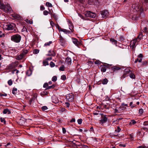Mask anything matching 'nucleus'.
I'll return each instance as SVG.
<instances>
[{"label": "nucleus", "instance_id": "nucleus-1", "mask_svg": "<svg viewBox=\"0 0 148 148\" xmlns=\"http://www.w3.org/2000/svg\"><path fill=\"white\" fill-rule=\"evenodd\" d=\"M132 7L133 9L135 11L139 12V17L142 18L144 17L145 14L143 12L142 5L141 3H139L138 2L135 3L132 5Z\"/></svg>", "mask_w": 148, "mask_h": 148}, {"label": "nucleus", "instance_id": "nucleus-2", "mask_svg": "<svg viewBox=\"0 0 148 148\" xmlns=\"http://www.w3.org/2000/svg\"><path fill=\"white\" fill-rule=\"evenodd\" d=\"M21 38V36L17 34L12 36L11 37L12 41L17 43H19L20 42Z\"/></svg>", "mask_w": 148, "mask_h": 148}, {"label": "nucleus", "instance_id": "nucleus-3", "mask_svg": "<svg viewBox=\"0 0 148 148\" xmlns=\"http://www.w3.org/2000/svg\"><path fill=\"white\" fill-rule=\"evenodd\" d=\"M111 64H110L105 63H101L99 68L101 69V71L103 72H105L107 68H109L111 66Z\"/></svg>", "mask_w": 148, "mask_h": 148}, {"label": "nucleus", "instance_id": "nucleus-4", "mask_svg": "<svg viewBox=\"0 0 148 148\" xmlns=\"http://www.w3.org/2000/svg\"><path fill=\"white\" fill-rule=\"evenodd\" d=\"M16 27L15 25L13 23L6 24L4 25V29L8 30L13 29Z\"/></svg>", "mask_w": 148, "mask_h": 148}, {"label": "nucleus", "instance_id": "nucleus-5", "mask_svg": "<svg viewBox=\"0 0 148 148\" xmlns=\"http://www.w3.org/2000/svg\"><path fill=\"white\" fill-rule=\"evenodd\" d=\"M4 12L7 13H11L12 12V10L9 4L5 5L2 10Z\"/></svg>", "mask_w": 148, "mask_h": 148}, {"label": "nucleus", "instance_id": "nucleus-6", "mask_svg": "<svg viewBox=\"0 0 148 148\" xmlns=\"http://www.w3.org/2000/svg\"><path fill=\"white\" fill-rule=\"evenodd\" d=\"M67 100L69 102H72L74 100V96L72 94H68L66 96Z\"/></svg>", "mask_w": 148, "mask_h": 148}, {"label": "nucleus", "instance_id": "nucleus-7", "mask_svg": "<svg viewBox=\"0 0 148 148\" xmlns=\"http://www.w3.org/2000/svg\"><path fill=\"white\" fill-rule=\"evenodd\" d=\"M85 15L86 17H90L92 18H94L96 16L95 13L91 12L90 11L87 12L85 14Z\"/></svg>", "mask_w": 148, "mask_h": 148}, {"label": "nucleus", "instance_id": "nucleus-8", "mask_svg": "<svg viewBox=\"0 0 148 148\" xmlns=\"http://www.w3.org/2000/svg\"><path fill=\"white\" fill-rule=\"evenodd\" d=\"M131 72V70L129 69H125L124 72L122 76V78H124L126 76H128Z\"/></svg>", "mask_w": 148, "mask_h": 148}, {"label": "nucleus", "instance_id": "nucleus-9", "mask_svg": "<svg viewBox=\"0 0 148 148\" xmlns=\"http://www.w3.org/2000/svg\"><path fill=\"white\" fill-rule=\"evenodd\" d=\"M139 41L137 40V39L135 38L133 40L131 41L130 42V47H132V48H134L135 47L136 43V42H138Z\"/></svg>", "mask_w": 148, "mask_h": 148}, {"label": "nucleus", "instance_id": "nucleus-10", "mask_svg": "<svg viewBox=\"0 0 148 148\" xmlns=\"http://www.w3.org/2000/svg\"><path fill=\"white\" fill-rule=\"evenodd\" d=\"M72 40L73 43L78 47H79V46L81 45L80 42L79 41H78L76 38H72Z\"/></svg>", "mask_w": 148, "mask_h": 148}, {"label": "nucleus", "instance_id": "nucleus-11", "mask_svg": "<svg viewBox=\"0 0 148 148\" xmlns=\"http://www.w3.org/2000/svg\"><path fill=\"white\" fill-rule=\"evenodd\" d=\"M101 14L102 17L104 18L108 16L109 15V13L108 10H103L101 12Z\"/></svg>", "mask_w": 148, "mask_h": 148}, {"label": "nucleus", "instance_id": "nucleus-12", "mask_svg": "<svg viewBox=\"0 0 148 148\" xmlns=\"http://www.w3.org/2000/svg\"><path fill=\"white\" fill-rule=\"evenodd\" d=\"M66 41L61 36H60L59 37V42L60 45L63 46L65 45V42Z\"/></svg>", "mask_w": 148, "mask_h": 148}, {"label": "nucleus", "instance_id": "nucleus-13", "mask_svg": "<svg viewBox=\"0 0 148 148\" xmlns=\"http://www.w3.org/2000/svg\"><path fill=\"white\" fill-rule=\"evenodd\" d=\"M107 119L108 118L106 116L103 117L102 119L100 120V123L101 124H103L107 122Z\"/></svg>", "mask_w": 148, "mask_h": 148}, {"label": "nucleus", "instance_id": "nucleus-14", "mask_svg": "<svg viewBox=\"0 0 148 148\" xmlns=\"http://www.w3.org/2000/svg\"><path fill=\"white\" fill-rule=\"evenodd\" d=\"M49 14H50L51 17L53 18L56 21L58 19V16L56 15L53 12H51L49 13Z\"/></svg>", "mask_w": 148, "mask_h": 148}, {"label": "nucleus", "instance_id": "nucleus-15", "mask_svg": "<svg viewBox=\"0 0 148 148\" xmlns=\"http://www.w3.org/2000/svg\"><path fill=\"white\" fill-rule=\"evenodd\" d=\"M65 63L69 65H70L71 63V59L68 57L66 58L65 61Z\"/></svg>", "mask_w": 148, "mask_h": 148}, {"label": "nucleus", "instance_id": "nucleus-16", "mask_svg": "<svg viewBox=\"0 0 148 148\" xmlns=\"http://www.w3.org/2000/svg\"><path fill=\"white\" fill-rule=\"evenodd\" d=\"M24 57V56H23V54L21 53L19 55L16 57V58L17 60H19L22 59Z\"/></svg>", "mask_w": 148, "mask_h": 148}, {"label": "nucleus", "instance_id": "nucleus-17", "mask_svg": "<svg viewBox=\"0 0 148 148\" xmlns=\"http://www.w3.org/2000/svg\"><path fill=\"white\" fill-rule=\"evenodd\" d=\"M137 123V122L134 120L133 119L130 122L129 125L130 126H132L135 125Z\"/></svg>", "mask_w": 148, "mask_h": 148}, {"label": "nucleus", "instance_id": "nucleus-18", "mask_svg": "<svg viewBox=\"0 0 148 148\" xmlns=\"http://www.w3.org/2000/svg\"><path fill=\"white\" fill-rule=\"evenodd\" d=\"M112 70L114 71H116L121 69L119 67L116 66H114L112 67Z\"/></svg>", "mask_w": 148, "mask_h": 148}, {"label": "nucleus", "instance_id": "nucleus-19", "mask_svg": "<svg viewBox=\"0 0 148 148\" xmlns=\"http://www.w3.org/2000/svg\"><path fill=\"white\" fill-rule=\"evenodd\" d=\"M143 36V35L142 32H140L136 39H137V40L139 41L142 38Z\"/></svg>", "mask_w": 148, "mask_h": 148}, {"label": "nucleus", "instance_id": "nucleus-20", "mask_svg": "<svg viewBox=\"0 0 148 148\" xmlns=\"http://www.w3.org/2000/svg\"><path fill=\"white\" fill-rule=\"evenodd\" d=\"M49 11H48L47 10H45L43 12V14L45 15H47L49 14L50 12H51V10L49 9V8H48Z\"/></svg>", "mask_w": 148, "mask_h": 148}, {"label": "nucleus", "instance_id": "nucleus-21", "mask_svg": "<svg viewBox=\"0 0 148 148\" xmlns=\"http://www.w3.org/2000/svg\"><path fill=\"white\" fill-rule=\"evenodd\" d=\"M49 54L50 56H55L56 55V53L54 51L50 50L49 51Z\"/></svg>", "mask_w": 148, "mask_h": 148}, {"label": "nucleus", "instance_id": "nucleus-22", "mask_svg": "<svg viewBox=\"0 0 148 148\" xmlns=\"http://www.w3.org/2000/svg\"><path fill=\"white\" fill-rule=\"evenodd\" d=\"M12 16L15 19H18L19 18V16L17 14H14L12 15Z\"/></svg>", "mask_w": 148, "mask_h": 148}, {"label": "nucleus", "instance_id": "nucleus-23", "mask_svg": "<svg viewBox=\"0 0 148 148\" xmlns=\"http://www.w3.org/2000/svg\"><path fill=\"white\" fill-rule=\"evenodd\" d=\"M3 113L4 114L8 113L9 114L11 113V112L8 109H5L3 110Z\"/></svg>", "mask_w": 148, "mask_h": 148}, {"label": "nucleus", "instance_id": "nucleus-24", "mask_svg": "<svg viewBox=\"0 0 148 148\" xmlns=\"http://www.w3.org/2000/svg\"><path fill=\"white\" fill-rule=\"evenodd\" d=\"M129 76L132 79H135V75L133 73H132V72L131 71V72L130 73Z\"/></svg>", "mask_w": 148, "mask_h": 148}, {"label": "nucleus", "instance_id": "nucleus-25", "mask_svg": "<svg viewBox=\"0 0 148 148\" xmlns=\"http://www.w3.org/2000/svg\"><path fill=\"white\" fill-rule=\"evenodd\" d=\"M110 41L113 43V44L116 45L117 43V40H114L113 38H111L110 39Z\"/></svg>", "mask_w": 148, "mask_h": 148}, {"label": "nucleus", "instance_id": "nucleus-26", "mask_svg": "<svg viewBox=\"0 0 148 148\" xmlns=\"http://www.w3.org/2000/svg\"><path fill=\"white\" fill-rule=\"evenodd\" d=\"M5 5L4 4L3 2L1 1L0 0V9L3 10Z\"/></svg>", "mask_w": 148, "mask_h": 148}, {"label": "nucleus", "instance_id": "nucleus-27", "mask_svg": "<svg viewBox=\"0 0 148 148\" xmlns=\"http://www.w3.org/2000/svg\"><path fill=\"white\" fill-rule=\"evenodd\" d=\"M48 94L47 92L44 91L40 93V95L41 96H44L47 95Z\"/></svg>", "mask_w": 148, "mask_h": 148}, {"label": "nucleus", "instance_id": "nucleus-28", "mask_svg": "<svg viewBox=\"0 0 148 148\" xmlns=\"http://www.w3.org/2000/svg\"><path fill=\"white\" fill-rule=\"evenodd\" d=\"M60 31L63 32H64V33H69L70 32V31H68V30H67L66 29H60Z\"/></svg>", "mask_w": 148, "mask_h": 148}, {"label": "nucleus", "instance_id": "nucleus-29", "mask_svg": "<svg viewBox=\"0 0 148 148\" xmlns=\"http://www.w3.org/2000/svg\"><path fill=\"white\" fill-rule=\"evenodd\" d=\"M108 82V80L106 78H105L102 81V84H106Z\"/></svg>", "mask_w": 148, "mask_h": 148}, {"label": "nucleus", "instance_id": "nucleus-30", "mask_svg": "<svg viewBox=\"0 0 148 148\" xmlns=\"http://www.w3.org/2000/svg\"><path fill=\"white\" fill-rule=\"evenodd\" d=\"M119 120H116V121H112V124L114 125H116L119 124Z\"/></svg>", "mask_w": 148, "mask_h": 148}, {"label": "nucleus", "instance_id": "nucleus-31", "mask_svg": "<svg viewBox=\"0 0 148 148\" xmlns=\"http://www.w3.org/2000/svg\"><path fill=\"white\" fill-rule=\"evenodd\" d=\"M26 74L28 76H30L32 74V71L30 70H27L26 72Z\"/></svg>", "mask_w": 148, "mask_h": 148}, {"label": "nucleus", "instance_id": "nucleus-32", "mask_svg": "<svg viewBox=\"0 0 148 148\" xmlns=\"http://www.w3.org/2000/svg\"><path fill=\"white\" fill-rule=\"evenodd\" d=\"M28 52V50H24L21 52V53L23 54V56H25L27 53Z\"/></svg>", "mask_w": 148, "mask_h": 148}, {"label": "nucleus", "instance_id": "nucleus-33", "mask_svg": "<svg viewBox=\"0 0 148 148\" xmlns=\"http://www.w3.org/2000/svg\"><path fill=\"white\" fill-rule=\"evenodd\" d=\"M117 127V129L115 130V132H116L119 133L120 132L121 130V129L119 126Z\"/></svg>", "mask_w": 148, "mask_h": 148}, {"label": "nucleus", "instance_id": "nucleus-34", "mask_svg": "<svg viewBox=\"0 0 148 148\" xmlns=\"http://www.w3.org/2000/svg\"><path fill=\"white\" fill-rule=\"evenodd\" d=\"M46 5L48 7H51L52 6V4L48 2H47L46 3Z\"/></svg>", "mask_w": 148, "mask_h": 148}, {"label": "nucleus", "instance_id": "nucleus-35", "mask_svg": "<svg viewBox=\"0 0 148 148\" xmlns=\"http://www.w3.org/2000/svg\"><path fill=\"white\" fill-rule=\"evenodd\" d=\"M52 43V42L51 41H50L48 42L45 43L44 45V46H49Z\"/></svg>", "mask_w": 148, "mask_h": 148}, {"label": "nucleus", "instance_id": "nucleus-36", "mask_svg": "<svg viewBox=\"0 0 148 148\" xmlns=\"http://www.w3.org/2000/svg\"><path fill=\"white\" fill-rule=\"evenodd\" d=\"M57 79V77L56 76H55L53 77L52 78V81L53 82H55Z\"/></svg>", "mask_w": 148, "mask_h": 148}, {"label": "nucleus", "instance_id": "nucleus-37", "mask_svg": "<svg viewBox=\"0 0 148 148\" xmlns=\"http://www.w3.org/2000/svg\"><path fill=\"white\" fill-rule=\"evenodd\" d=\"M64 65H62L60 66L59 68V70L60 71H63L64 70Z\"/></svg>", "mask_w": 148, "mask_h": 148}, {"label": "nucleus", "instance_id": "nucleus-38", "mask_svg": "<svg viewBox=\"0 0 148 148\" xmlns=\"http://www.w3.org/2000/svg\"><path fill=\"white\" fill-rule=\"evenodd\" d=\"M39 52V50L37 49H35L33 51V53L34 54H37Z\"/></svg>", "mask_w": 148, "mask_h": 148}, {"label": "nucleus", "instance_id": "nucleus-39", "mask_svg": "<svg viewBox=\"0 0 148 148\" xmlns=\"http://www.w3.org/2000/svg\"><path fill=\"white\" fill-rule=\"evenodd\" d=\"M61 79L65 80L66 79V77L65 75H63L61 76Z\"/></svg>", "mask_w": 148, "mask_h": 148}, {"label": "nucleus", "instance_id": "nucleus-40", "mask_svg": "<svg viewBox=\"0 0 148 148\" xmlns=\"http://www.w3.org/2000/svg\"><path fill=\"white\" fill-rule=\"evenodd\" d=\"M1 122L2 123H3L4 124H5L6 123V121H5L4 118H1L0 119Z\"/></svg>", "mask_w": 148, "mask_h": 148}, {"label": "nucleus", "instance_id": "nucleus-41", "mask_svg": "<svg viewBox=\"0 0 148 148\" xmlns=\"http://www.w3.org/2000/svg\"><path fill=\"white\" fill-rule=\"evenodd\" d=\"M17 89L16 88H13L12 90V93L13 94H15L16 93Z\"/></svg>", "mask_w": 148, "mask_h": 148}, {"label": "nucleus", "instance_id": "nucleus-42", "mask_svg": "<svg viewBox=\"0 0 148 148\" xmlns=\"http://www.w3.org/2000/svg\"><path fill=\"white\" fill-rule=\"evenodd\" d=\"M41 108H42V110L43 111H45L46 110H47L48 109V108L47 107V106H44L42 107Z\"/></svg>", "mask_w": 148, "mask_h": 148}, {"label": "nucleus", "instance_id": "nucleus-43", "mask_svg": "<svg viewBox=\"0 0 148 148\" xmlns=\"http://www.w3.org/2000/svg\"><path fill=\"white\" fill-rule=\"evenodd\" d=\"M12 82L11 79H10L8 81V84L10 86H11L12 84Z\"/></svg>", "mask_w": 148, "mask_h": 148}, {"label": "nucleus", "instance_id": "nucleus-44", "mask_svg": "<svg viewBox=\"0 0 148 148\" xmlns=\"http://www.w3.org/2000/svg\"><path fill=\"white\" fill-rule=\"evenodd\" d=\"M14 67L13 64H10L8 66V68L10 69H12Z\"/></svg>", "mask_w": 148, "mask_h": 148}, {"label": "nucleus", "instance_id": "nucleus-45", "mask_svg": "<svg viewBox=\"0 0 148 148\" xmlns=\"http://www.w3.org/2000/svg\"><path fill=\"white\" fill-rule=\"evenodd\" d=\"M50 66L51 67H53L55 66V64L52 62H51L50 63Z\"/></svg>", "mask_w": 148, "mask_h": 148}, {"label": "nucleus", "instance_id": "nucleus-46", "mask_svg": "<svg viewBox=\"0 0 148 148\" xmlns=\"http://www.w3.org/2000/svg\"><path fill=\"white\" fill-rule=\"evenodd\" d=\"M82 119H78L77 120V122L78 124H81L82 123Z\"/></svg>", "mask_w": 148, "mask_h": 148}, {"label": "nucleus", "instance_id": "nucleus-47", "mask_svg": "<svg viewBox=\"0 0 148 148\" xmlns=\"http://www.w3.org/2000/svg\"><path fill=\"white\" fill-rule=\"evenodd\" d=\"M141 3H148V0H141Z\"/></svg>", "mask_w": 148, "mask_h": 148}, {"label": "nucleus", "instance_id": "nucleus-48", "mask_svg": "<svg viewBox=\"0 0 148 148\" xmlns=\"http://www.w3.org/2000/svg\"><path fill=\"white\" fill-rule=\"evenodd\" d=\"M95 63L96 64H101L102 63L99 60H96L95 62Z\"/></svg>", "mask_w": 148, "mask_h": 148}, {"label": "nucleus", "instance_id": "nucleus-49", "mask_svg": "<svg viewBox=\"0 0 148 148\" xmlns=\"http://www.w3.org/2000/svg\"><path fill=\"white\" fill-rule=\"evenodd\" d=\"M7 96V94H2L1 93H0V96L1 97H2L3 96L6 97Z\"/></svg>", "mask_w": 148, "mask_h": 148}, {"label": "nucleus", "instance_id": "nucleus-50", "mask_svg": "<svg viewBox=\"0 0 148 148\" xmlns=\"http://www.w3.org/2000/svg\"><path fill=\"white\" fill-rule=\"evenodd\" d=\"M43 63L45 66H46L49 64L48 62L47 61H44L43 62Z\"/></svg>", "mask_w": 148, "mask_h": 148}, {"label": "nucleus", "instance_id": "nucleus-51", "mask_svg": "<svg viewBox=\"0 0 148 148\" xmlns=\"http://www.w3.org/2000/svg\"><path fill=\"white\" fill-rule=\"evenodd\" d=\"M139 112L140 114H142L143 113V110L142 109H140L139 110Z\"/></svg>", "mask_w": 148, "mask_h": 148}, {"label": "nucleus", "instance_id": "nucleus-52", "mask_svg": "<svg viewBox=\"0 0 148 148\" xmlns=\"http://www.w3.org/2000/svg\"><path fill=\"white\" fill-rule=\"evenodd\" d=\"M93 0H88V3L90 5L92 4V3L93 2Z\"/></svg>", "mask_w": 148, "mask_h": 148}, {"label": "nucleus", "instance_id": "nucleus-53", "mask_svg": "<svg viewBox=\"0 0 148 148\" xmlns=\"http://www.w3.org/2000/svg\"><path fill=\"white\" fill-rule=\"evenodd\" d=\"M45 9V8L43 5H41L40 6V10H44Z\"/></svg>", "mask_w": 148, "mask_h": 148}, {"label": "nucleus", "instance_id": "nucleus-54", "mask_svg": "<svg viewBox=\"0 0 148 148\" xmlns=\"http://www.w3.org/2000/svg\"><path fill=\"white\" fill-rule=\"evenodd\" d=\"M133 102H130V106L131 107V108H134L135 107L132 104Z\"/></svg>", "mask_w": 148, "mask_h": 148}, {"label": "nucleus", "instance_id": "nucleus-55", "mask_svg": "<svg viewBox=\"0 0 148 148\" xmlns=\"http://www.w3.org/2000/svg\"><path fill=\"white\" fill-rule=\"evenodd\" d=\"M50 23L51 25L52 26H54V23L53 21H50Z\"/></svg>", "mask_w": 148, "mask_h": 148}, {"label": "nucleus", "instance_id": "nucleus-56", "mask_svg": "<svg viewBox=\"0 0 148 148\" xmlns=\"http://www.w3.org/2000/svg\"><path fill=\"white\" fill-rule=\"evenodd\" d=\"M143 125H148V121H145L143 123Z\"/></svg>", "mask_w": 148, "mask_h": 148}, {"label": "nucleus", "instance_id": "nucleus-57", "mask_svg": "<svg viewBox=\"0 0 148 148\" xmlns=\"http://www.w3.org/2000/svg\"><path fill=\"white\" fill-rule=\"evenodd\" d=\"M48 84L47 83H45L43 85V87L45 88H46L48 86Z\"/></svg>", "mask_w": 148, "mask_h": 148}, {"label": "nucleus", "instance_id": "nucleus-58", "mask_svg": "<svg viewBox=\"0 0 148 148\" xmlns=\"http://www.w3.org/2000/svg\"><path fill=\"white\" fill-rule=\"evenodd\" d=\"M65 104L66 105V106L67 107H69L70 105V103L67 102H65Z\"/></svg>", "mask_w": 148, "mask_h": 148}, {"label": "nucleus", "instance_id": "nucleus-59", "mask_svg": "<svg viewBox=\"0 0 148 148\" xmlns=\"http://www.w3.org/2000/svg\"><path fill=\"white\" fill-rule=\"evenodd\" d=\"M56 27L58 28V30L60 31V29H62L59 26V25L58 24H57L56 25Z\"/></svg>", "mask_w": 148, "mask_h": 148}, {"label": "nucleus", "instance_id": "nucleus-60", "mask_svg": "<svg viewBox=\"0 0 148 148\" xmlns=\"http://www.w3.org/2000/svg\"><path fill=\"white\" fill-rule=\"evenodd\" d=\"M75 121V119L74 118H73L71 119L70 120V122L71 123H73Z\"/></svg>", "mask_w": 148, "mask_h": 148}, {"label": "nucleus", "instance_id": "nucleus-61", "mask_svg": "<svg viewBox=\"0 0 148 148\" xmlns=\"http://www.w3.org/2000/svg\"><path fill=\"white\" fill-rule=\"evenodd\" d=\"M62 130L63 133L64 134L66 132V130L64 128H62Z\"/></svg>", "mask_w": 148, "mask_h": 148}, {"label": "nucleus", "instance_id": "nucleus-62", "mask_svg": "<svg viewBox=\"0 0 148 148\" xmlns=\"http://www.w3.org/2000/svg\"><path fill=\"white\" fill-rule=\"evenodd\" d=\"M114 110L115 112L118 113H119L120 112L116 108Z\"/></svg>", "mask_w": 148, "mask_h": 148}, {"label": "nucleus", "instance_id": "nucleus-63", "mask_svg": "<svg viewBox=\"0 0 148 148\" xmlns=\"http://www.w3.org/2000/svg\"><path fill=\"white\" fill-rule=\"evenodd\" d=\"M25 21L27 23H29L30 24H31L32 23V22H31V21L27 19H26L25 20Z\"/></svg>", "mask_w": 148, "mask_h": 148}, {"label": "nucleus", "instance_id": "nucleus-64", "mask_svg": "<svg viewBox=\"0 0 148 148\" xmlns=\"http://www.w3.org/2000/svg\"><path fill=\"white\" fill-rule=\"evenodd\" d=\"M138 56V58H142L143 57V55L142 54L140 53Z\"/></svg>", "mask_w": 148, "mask_h": 148}]
</instances>
